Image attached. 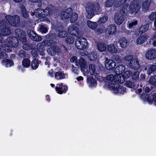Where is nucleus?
<instances>
[{
  "label": "nucleus",
  "instance_id": "nucleus-40",
  "mask_svg": "<svg viewBox=\"0 0 156 156\" xmlns=\"http://www.w3.org/2000/svg\"><path fill=\"white\" fill-rule=\"evenodd\" d=\"M148 83L156 87V76H153L151 77L148 81Z\"/></svg>",
  "mask_w": 156,
  "mask_h": 156
},
{
  "label": "nucleus",
  "instance_id": "nucleus-11",
  "mask_svg": "<svg viewBox=\"0 0 156 156\" xmlns=\"http://www.w3.org/2000/svg\"><path fill=\"white\" fill-rule=\"evenodd\" d=\"M48 53L50 55L54 56L57 53H59L60 49L59 46L56 45L51 46L49 48L47 49Z\"/></svg>",
  "mask_w": 156,
  "mask_h": 156
},
{
  "label": "nucleus",
  "instance_id": "nucleus-58",
  "mask_svg": "<svg viewBox=\"0 0 156 156\" xmlns=\"http://www.w3.org/2000/svg\"><path fill=\"white\" fill-rule=\"evenodd\" d=\"M125 59L126 61L131 62L133 59V56L131 55H127L125 56Z\"/></svg>",
  "mask_w": 156,
  "mask_h": 156
},
{
  "label": "nucleus",
  "instance_id": "nucleus-8",
  "mask_svg": "<svg viewBox=\"0 0 156 156\" xmlns=\"http://www.w3.org/2000/svg\"><path fill=\"white\" fill-rule=\"evenodd\" d=\"M46 37H48L47 40L44 41L46 45L50 46H54L56 44V41H55V34H49L46 35Z\"/></svg>",
  "mask_w": 156,
  "mask_h": 156
},
{
  "label": "nucleus",
  "instance_id": "nucleus-62",
  "mask_svg": "<svg viewBox=\"0 0 156 156\" xmlns=\"http://www.w3.org/2000/svg\"><path fill=\"white\" fill-rule=\"evenodd\" d=\"M6 53L5 52H0V59L1 58H3L5 57V55Z\"/></svg>",
  "mask_w": 156,
  "mask_h": 156
},
{
  "label": "nucleus",
  "instance_id": "nucleus-18",
  "mask_svg": "<svg viewBox=\"0 0 156 156\" xmlns=\"http://www.w3.org/2000/svg\"><path fill=\"white\" fill-rule=\"evenodd\" d=\"M129 65L131 68L134 70H137L140 68V65L139 62L136 59H133L129 62Z\"/></svg>",
  "mask_w": 156,
  "mask_h": 156
},
{
  "label": "nucleus",
  "instance_id": "nucleus-45",
  "mask_svg": "<svg viewBox=\"0 0 156 156\" xmlns=\"http://www.w3.org/2000/svg\"><path fill=\"white\" fill-rule=\"evenodd\" d=\"M60 51L59 53H66L68 51V49L64 45L62 44L60 47L59 46Z\"/></svg>",
  "mask_w": 156,
  "mask_h": 156
},
{
  "label": "nucleus",
  "instance_id": "nucleus-50",
  "mask_svg": "<svg viewBox=\"0 0 156 156\" xmlns=\"http://www.w3.org/2000/svg\"><path fill=\"white\" fill-rule=\"evenodd\" d=\"M137 24V20H135L129 24L128 27L130 29L134 28Z\"/></svg>",
  "mask_w": 156,
  "mask_h": 156
},
{
  "label": "nucleus",
  "instance_id": "nucleus-12",
  "mask_svg": "<svg viewBox=\"0 0 156 156\" xmlns=\"http://www.w3.org/2000/svg\"><path fill=\"white\" fill-rule=\"evenodd\" d=\"M116 26L115 24H110L108 26L105 30V33L108 36L114 34L116 32Z\"/></svg>",
  "mask_w": 156,
  "mask_h": 156
},
{
  "label": "nucleus",
  "instance_id": "nucleus-25",
  "mask_svg": "<svg viewBox=\"0 0 156 156\" xmlns=\"http://www.w3.org/2000/svg\"><path fill=\"white\" fill-rule=\"evenodd\" d=\"M38 60V59L36 58L33 59L32 60L31 62V66L32 69L35 70L38 67L39 65Z\"/></svg>",
  "mask_w": 156,
  "mask_h": 156
},
{
  "label": "nucleus",
  "instance_id": "nucleus-31",
  "mask_svg": "<svg viewBox=\"0 0 156 156\" xmlns=\"http://www.w3.org/2000/svg\"><path fill=\"white\" fill-rule=\"evenodd\" d=\"M55 78L57 80H62L65 78L64 73L61 71L56 72L55 74Z\"/></svg>",
  "mask_w": 156,
  "mask_h": 156
},
{
  "label": "nucleus",
  "instance_id": "nucleus-22",
  "mask_svg": "<svg viewBox=\"0 0 156 156\" xmlns=\"http://www.w3.org/2000/svg\"><path fill=\"white\" fill-rule=\"evenodd\" d=\"M97 47L98 50L101 52L105 51L106 49V45L105 43L98 42Z\"/></svg>",
  "mask_w": 156,
  "mask_h": 156
},
{
  "label": "nucleus",
  "instance_id": "nucleus-64",
  "mask_svg": "<svg viewBox=\"0 0 156 156\" xmlns=\"http://www.w3.org/2000/svg\"><path fill=\"white\" fill-rule=\"evenodd\" d=\"M152 100L154 102H156V93H154L152 95Z\"/></svg>",
  "mask_w": 156,
  "mask_h": 156
},
{
  "label": "nucleus",
  "instance_id": "nucleus-10",
  "mask_svg": "<svg viewBox=\"0 0 156 156\" xmlns=\"http://www.w3.org/2000/svg\"><path fill=\"white\" fill-rule=\"evenodd\" d=\"M27 34L30 38L34 41H39L41 40V37L32 30H28Z\"/></svg>",
  "mask_w": 156,
  "mask_h": 156
},
{
  "label": "nucleus",
  "instance_id": "nucleus-48",
  "mask_svg": "<svg viewBox=\"0 0 156 156\" xmlns=\"http://www.w3.org/2000/svg\"><path fill=\"white\" fill-rule=\"evenodd\" d=\"M115 0H107L105 4L106 7H111L113 5Z\"/></svg>",
  "mask_w": 156,
  "mask_h": 156
},
{
  "label": "nucleus",
  "instance_id": "nucleus-17",
  "mask_svg": "<svg viewBox=\"0 0 156 156\" xmlns=\"http://www.w3.org/2000/svg\"><path fill=\"white\" fill-rule=\"evenodd\" d=\"M149 37L147 34L140 35L138 37L136 40V43L138 44H142L146 41Z\"/></svg>",
  "mask_w": 156,
  "mask_h": 156
},
{
  "label": "nucleus",
  "instance_id": "nucleus-38",
  "mask_svg": "<svg viewBox=\"0 0 156 156\" xmlns=\"http://www.w3.org/2000/svg\"><path fill=\"white\" fill-rule=\"evenodd\" d=\"M75 40V38L73 37L69 36L66 38L65 41L68 44H71L73 43Z\"/></svg>",
  "mask_w": 156,
  "mask_h": 156
},
{
  "label": "nucleus",
  "instance_id": "nucleus-41",
  "mask_svg": "<svg viewBox=\"0 0 156 156\" xmlns=\"http://www.w3.org/2000/svg\"><path fill=\"white\" fill-rule=\"evenodd\" d=\"M70 13H68L66 11L62 12L61 15V17L63 20H66L71 17Z\"/></svg>",
  "mask_w": 156,
  "mask_h": 156
},
{
  "label": "nucleus",
  "instance_id": "nucleus-63",
  "mask_svg": "<svg viewBox=\"0 0 156 156\" xmlns=\"http://www.w3.org/2000/svg\"><path fill=\"white\" fill-rule=\"evenodd\" d=\"M102 30L101 28H99L97 30L96 33L98 34H102Z\"/></svg>",
  "mask_w": 156,
  "mask_h": 156
},
{
  "label": "nucleus",
  "instance_id": "nucleus-42",
  "mask_svg": "<svg viewBox=\"0 0 156 156\" xmlns=\"http://www.w3.org/2000/svg\"><path fill=\"white\" fill-rule=\"evenodd\" d=\"M42 11L44 15V17L48 15H51L52 14L51 11L50 10L49 8L48 7H47L45 9H42Z\"/></svg>",
  "mask_w": 156,
  "mask_h": 156
},
{
  "label": "nucleus",
  "instance_id": "nucleus-9",
  "mask_svg": "<svg viewBox=\"0 0 156 156\" xmlns=\"http://www.w3.org/2000/svg\"><path fill=\"white\" fill-rule=\"evenodd\" d=\"M105 64L106 68L109 70L113 69L115 67L116 64L113 60L108 59L106 58L105 61Z\"/></svg>",
  "mask_w": 156,
  "mask_h": 156
},
{
  "label": "nucleus",
  "instance_id": "nucleus-14",
  "mask_svg": "<svg viewBox=\"0 0 156 156\" xmlns=\"http://www.w3.org/2000/svg\"><path fill=\"white\" fill-rule=\"evenodd\" d=\"M149 66H150L148 70L147 67H144L143 70L144 72H146V74L148 76H149L152 73L156 71V65L155 63L149 65Z\"/></svg>",
  "mask_w": 156,
  "mask_h": 156
},
{
  "label": "nucleus",
  "instance_id": "nucleus-2",
  "mask_svg": "<svg viewBox=\"0 0 156 156\" xmlns=\"http://www.w3.org/2000/svg\"><path fill=\"white\" fill-rule=\"evenodd\" d=\"M16 37H9L6 39V46L8 48L16 47L19 45V41L24 42L26 40V33L21 29L16 28L15 30Z\"/></svg>",
  "mask_w": 156,
  "mask_h": 156
},
{
  "label": "nucleus",
  "instance_id": "nucleus-28",
  "mask_svg": "<svg viewBox=\"0 0 156 156\" xmlns=\"http://www.w3.org/2000/svg\"><path fill=\"white\" fill-rule=\"evenodd\" d=\"M120 46L122 48L126 47L127 45L128 41L125 37L120 38L119 41Z\"/></svg>",
  "mask_w": 156,
  "mask_h": 156
},
{
  "label": "nucleus",
  "instance_id": "nucleus-49",
  "mask_svg": "<svg viewBox=\"0 0 156 156\" xmlns=\"http://www.w3.org/2000/svg\"><path fill=\"white\" fill-rule=\"evenodd\" d=\"M125 83L126 87H128L133 88L135 86L134 83L130 81H126Z\"/></svg>",
  "mask_w": 156,
  "mask_h": 156
},
{
  "label": "nucleus",
  "instance_id": "nucleus-44",
  "mask_svg": "<svg viewBox=\"0 0 156 156\" xmlns=\"http://www.w3.org/2000/svg\"><path fill=\"white\" fill-rule=\"evenodd\" d=\"M95 64H90L89 65V72L91 75H93L95 71Z\"/></svg>",
  "mask_w": 156,
  "mask_h": 156
},
{
  "label": "nucleus",
  "instance_id": "nucleus-6",
  "mask_svg": "<svg viewBox=\"0 0 156 156\" xmlns=\"http://www.w3.org/2000/svg\"><path fill=\"white\" fill-rule=\"evenodd\" d=\"M87 44V39L82 37H79L75 42V46L77 49L79 50H83L86 48Z\"/></svg>",
  "mask_w": 156,
  "mask_h": 156
},
{
  "label": "nucleus",
  "instance_id": "nucleus-37",
  "mask_svg": "<svg viewBox=\"0 0 156 156\" xmlns=\"http://www.w3.org/2000/svg\"><path fill=\"white\" fill-rule=\"evenodd\" d=\"M68 33L65 30H59L57 34L58 36L60 38H63L67 37Z\"/></svg>",
  "mask_w": 156,
  "mask_h": 156
},
{
  "label": "nucleus",
  "instance_id": "nucleus-32",
  "mask_svg": "<svg viewBox=\"0 0 156 156\" xmlns=\"http://www.w3.org/2000/svg\"><path fill=\"white\" fill-rule=\"evenodd\" d=\"M126 1V0H116L114 2V6L115 8L119 7L121 5H124Z\"/></svg>",
  "mask_w": 156,
  "mask_h": 156
},
{
  "label": "nucleus",
  "instance_id": "nucleus-33",
  "mask_svg": "<svg viewBox=\"0 0 156 156\" xmlns=\"http://www.w3.org/2000/svg\"><path fill=\"white\" fill-rule=\"evenodd\" d=\"M88 27L92 29H95L97 26V24L96 22H92L90 20H88L87 22Z\"/></svg>",
  "mask_w": 156,
  "mask_h": 156
},
{
  "label": "nucleus",
  "instance_id": "nucleus-60",
  "mask_svg": "<svg viewBox=\"0 0 156 156\" xmlns=\"http://www.w3.org/2000/svg\"><path fill=\"white\" fill-rule=\"evenodd\" d=\"M77 58L76 56H73L72 57H71L70 58V61L71 62H75L76 63L77 62Z\"/></svg>",
  "mask_w": 156,
  "mask_h": 156
},
{
  "label": "nucleus",
  "instance_id": "nucleus-54",
  "mask_svg": "<svg viewBox=\"0 0 156 156\" xmlns=\"http://www.w3.org/2000/svg\"><path fill=\"white\" fill-rule=\"evenodd\" d=\"M7 23L4 20H2L0 22V28L1 29L7 27Z\"/></svg>",
  "mask_w": 156,
  "mask_h": 156
},
{
  "label": "nucleus",
  "instance_id": "nucleus-23",
  "mask_svg": "<svg viewBox=\"0 0 156 156\" xmlns=\"http://www.w3.org/2000/svg\"><path fill=\"white\" fill-rule=\"evenodd\" d=\"M151 3V0H145L142 4V9L144 11H147L149 8Z\"/></svg>",
  "mask_w": 156,
  "mask_h": 156
},
{
  "label": "nucleus",
  "instance_id": "nucleus-24",
  "mask_svg": "<svg viewBox=\"0 0 156 156\" xmlns=\"http://www.w3.org/2000/svg\"><path fill=\"white\" fill-rule=\"evenodd\" d=\"M2 62L7 67H10L14 65L13 61L9 59H4L3 60H2Z\"/></svg>",
  "mask_w": 156,
  "mask_h": 156
},
{
  "label": "nucleus",
  "instance_id": "nucleus-3",
  "mask_svg": "<svg viewBox=\"0 0 156 156\" xmlns=\"http://www.w3.org/2000/svg\"><path fill=\"white\" fill-rule=\"evenodd\" d=\"M100 8V5L98 3H88L86 9L87 18L90 19L94 16L95 14H98Z\"/></svg>",
  "mask_w": 156,
  "mask_h": 156
},
{
  "label": "nucleus",
  "instance_id": "nucleus-5",
  "mask_svg": "<svg viewBox=\"0 0 156 156\" xmlns=\"http://www.w3.org/2000/svg\"><path fill=\"white\" fill-rule=\"evenodd\" d=\"M68 32L70 34L76 37L80 34L79 24L75 22L69 27Z\"/></svg>",
  "mask_w": 156,
  "mask_h": 156
},
{
  "label": "nucleus",
  "instance_id": "nucleus-30",
  "mask_svg": "<svg viewBox=\"0 0 156 156\" xmlns=\"http://www.w3.org/2000/svg\"><path fill=\"white\" fill-rule=\"evenodd\" d=\"M1 31L3 36H7L11 34V30L10 29L7 27L3 28L1 29Z\"/></svg>",
  "mask_w": 156,
  "mask_h": 156
},
{
  "label": "nucleus",
  "instance_id": "nucleus-29",
  "mask_svg": "<svg viewBox=\"0 0 156 156\" xmlns=\"http://www.w3.org/2000/svg\"><path fill=\"white\" fill-rule=\"evenodd\" d=\"M97 58V53L96 52H92L89 53L88 55V58L90 61H94Z\"/></svg>",
  "mask_w": 156,
  "mask_h": 156
},
{
  "label": "nucleus",
  "instance_id": "nucleus-15",
  "mask_svg": "<svg viewBox=\"0 0 156 156\" xmlns=\"http://www.w3.org/2000/svg\"><path fill=\"white\" fill-rule=\"evenodd\" d=\"M46 45V43L44 41L37 44V50L40 55L43 56L44 55V51L45 49Z\"/></svg>",
  "mask_w": 156,
  "mask_h": 156
},
{
  "label": "nucleus",
  "instance_id": "nucleus-13",
  "mask_svg": "<svg viewBox=\"0 0 156 156\" xmlns=\"http://www.w3.org/2000/svg\"><path fill=\"white\" fill-rule=\"evenodd\" d=\"M145 56L148 60L154 59L156 58V50L152 49L147 50Z\"/></svg>",
  "mask_w": 156,
  "mask_h": 156
},
{
  "label": "nucleus",
  "instance_id": "nucleus-34",
  "mask_svg": "<svg viewBox=\"0 0 156 156\" xmlns=\"http://www.w3.org/2000/svg\"><path fill=\"white\" fill-rule=\"evenodd\" d=\"M22 64L23 67L28 68L30 65V61L28 58H24L23 60Z\"/></svg>",
  "mask_w": 156,
  "mask_h": 156
},
{
  "label": "nucleus",
  "instance_id": "nucleus-36",
  "mask_svg": "<svg viewBox=\"0 0 156 156\" xmlns=\"http://www.w3.org/2000/svg\"><path fill=\"white\" fill-rule=\"evenodd\" d=\"M79 64L81 69H84L85 68L86 62L83 58H81L79 61Z\"/></svg>",
  "mask_w": 156,
  "mask_h": 156
},
{
  "label": "nucleus",
  "instance_id": "nucleus-52",
  "mask_svg": "<svg viewBox=\"0 0 156 156\" xmlns=\"http://www.w3.org/2000/svg\"><path fill=\"white\" fill-rule=\"evenodd\" d=\"M70 18H71L70 22L71 23H73L77 20L78 18V14L75 13L74 16L72 15Z\"/></svg>",
  "mask_w": 156,
  "mask_h": 156
},
{
  "label": "nucleus",
  "instance_id": "nucleus-27",
  "mask_svg": "<svg viewBox=\"0 0 156 156\" xmlns=\"http://www.w3.org/2000/svg\"><path fill=\"white\" fill-rule=\"evenodd\" d=\"M107 48L108 50L111 53H115L118 51L117 48H115L114 44H111L108 45Z\"/></svg>",
  "mask_w": 156,
  "mask_h": 156
},
{
  "label": "nucleus",
  "instance_id": "nucleus-47",
  "mask_svg": "<svg viewBox=\"0 0 156 156\" xmlns=\"http://www.w3.org/2000/svg\"><path fill=\"white\" fill-rule=\"evenodd\" d=\"M127 11V8H126V6H125L124 8H123L120 10L119 13H118L120 14V15L122 16H123L124 18V17H125L126 16V12Z\"/></svg>",
  "mask_w": 156,
  "mask_h": 156
},
{
  "label": "nucleus",
  "instance_id": "nucleus-56",
  "mask_svg": "<svg viewBox=\"0 0 156 156\" xmlns=\"http://www.w3.org/2000/svg\"><path fill=\"white\" fill-rule=\"evenodd\" d=\"M113 59L117 63H120L122 62L121 57L119 55L115 56Z\"/></svg>",
  "mask_w": 156,
  "mask_h": 156
},
{
  "label": "nucleus",
  "instance_id": "nucleus-19",
  "mask_svg": "<svg viewBox=\"0 0 156 156\" xmlns=\"http://www.w3.org/2000/svg\"><path fill=\"white\" fill-rule=\"evenodd\" d=\"M151 22L143 24L138 29V32L140 34H142L147 31L149 29V24Z\"/></svg>",
  "mask_w": 156,
  "mask_h": 156
},
{
  "label": "nucleus",
  "instance_id": "nucleus-61",
  "mask_svg": "<svg viewBox=\"0 0 156 156\" xmlns=\"http://www.w3.org/2000/svg\"><path fill=\"white\" fill-rule=\"evenodd\" d=\"M12 16H11L10 15H8L5 16V19L7 21L10 23V21H11L12 18Z\"/></svg>",
  "mask_w": 156,
  "mask_h": 156
},
{
  "label": "nucleus",
  "instance_id": "nucleus-21",
  "mask_svg": "<svg viewBox=\"0 0 156 156\" xmlns=\"http://www.w3.org/2000/svg\"><path fill=\"white\" fill-rule=\"evenodd\" d=\"M87 82L89 87H95L97 85L96 81L92 76L88 77L87 79Z\"/></svg>",
  "mask_w": 156,
  "mask_h": 156
},
{
  "label": "nucleus",
  "instance_id": "nucleus-39",
  "mask_svg": "<svg viewBox=\"0 0 156 156\" xmlns=\"http://www.w3.org/2000/svg\"><path fill=\"white\" fill-rule=\"evenodd\" d=\"M36 12V17H44V15L42 11V9L40 8H38L35 9Z\"/></svg>",
  "mask_w": 156,
  "mask_h": 156
},
{
  "label": "nucleus",
  "instance_id": "nucleus-7",
  "mask_svg": "<svg viewBox=\"0 0 156 156\" xmlns=\"http://www.w3.org/2000/svg\"><path fill=\"white\" fill-rule=\"evenodd\" d=\"M56 92L60 94L66 93L68 90V86L66 85H64L63 83H60L57 84L55 87Z\"/></svg>",
  "mask_w": 156,
  "mask_h": 156
},
{
  "label": "nucleus",
  "instance_id": "nucleus-51",
  "mask_svg": "<svg viewBox=\"0 0 156 156\" xmlns=\"http://www.w3.org/2000/svg\"><path fill=\"white\" fill-rule=\"evenodd\" d=\"M108 17L107 16H105L101 18H100L98 22L99 23H104L108 20Z\"/></svg>",
  "mask_w": 156,
  "mask_h": 156
},
{
  "label": "nucleus",
  "instance_id": "nucleus-1",
  "mask_svg": "<svg viewBox=\"0 0 156 156\" xmlns=\"http://www.w3.org/2000/svg\"><path fill=\"white\" fill-rule=\"evenodd\" d=\"M125 65H120L118 66L115 69V73L118 75L114 76L112 74L108 75L106 77V80L108 81V86L109 89L113 90L116 94H123L126 92V89L123 86H121L120 83H123V80H121V76L125 70Z\"/></svg>",
  "mask_w": 156,
  "mask_h": 156
},
{
  "label": "nucleus",
  "instance_id": "nucleus-53",
  "mask_svg": "<svg viewBox=\"0 0 156 156\" xmlns=\"http://www.w3.org/2000/svg\"><path fill=\"white\" fill-rule=\"evenodd\" d=\"M149 19L152 21L156 19V12H152L149 16Z\"/></svg>",
  "mask_w": 156,
  "mask_h": 156
},
{
  "label": "nucleus",
  "instance_id": "nucleus-55",
  "mask_svg": "<svg viewBox=\"0 0 156 156\" xmlns=\"http://www.w3.org/2000/svg\"><path fill=\"white\" fill-rule=\"evenodd\" d=\"M40 30L43 33L45 34L48 31L47 28L43 25H41L40 27Z\"/></svg>",
  "mask_w": 156,
  "mask_h": 156
},
{
  "label": "nucleus",
  "instance_id": "nucleus-16",
  "mask_svg": "<svg viewBox=\"0 0 156 156\" xmlns=\"http://www.w3.org/2000/svg\"><path fill=\"white\" fill-rule=\"evenodd\" d=\"M12 18L10 21V24L12 26L16 27L18 26L20 21L19 16L17 15L12 16Z\"/></svg>",
  "mask_w": 156,
  "mask_h": 156
},
{
  "label": "nucleus",
  "instance_id": "nucleus-4",
  "mask_svg": "<svg viewBox=\"0 0 156 156\" xmlns=\"http://www.w3.org/2000/svg\"><path fill=\"white\" fill-rule=\"evenodd\" d=\"M142 0H133L131 1L129 6V11L131 14L137 13L139 10Z\"/></svg>",
  "mask_w": 156,
  "mask_h": 156
},
{
  "label": "nucleus",
  "instance_id": "nucleus-57",
  "mask_svg": "<svg viewBox=\"0 0 156 156\" xmlns=\"http://www.w3.org/2000/svg\"><path fill=\"white\" fill-rule=\"evenodd\" d=\"M19 55L21 57H24L26 56V52L23 50H20L19 52Z\"/></svg>",
  "mask_w": 156,
  "mask_h": 156
},
{
  "label": "nucleus",
  "instance_id": "nucleus-46",
  "mask_svg": "<svg viewBox=\"0 0 156 156\" xmlns=\"http://www.w3.org/2000/svg\"><path fill=\"white\" fill-rule=\"evenodd\" d=\"M139 73L138 72H133L132 74V77L133 80H136L139 78Z\"/></svg>",
  "mask_w": 156,
  "mask_h": 156
},
{
  "label": "nucleus",
  "instance_id": "nucleus-20",
  "mask_svg": "<svg viewBox=\"0 0 156 156\" xmlns=\"http://www.w3.org/2000/svg\"><path fill=\"white\" fill-rule=\"evenodd\" d=\"M114 19L116 23L118 25H121L124 20L123 17L118 13H115V14Z\"/></svg>",
  "mask_w": 156,
  "mask_h": 156
},
{
  "label": "nucleus",
  "instance_id": "nucleus-26",
  "mask_svg": "<svg viewBox=\"0 0 156 156\" xmlns=\"http://www.w3.org/2000/svg\"><path fill=\"white\" fill-rule=\"evenodd\" d=\"M20 11L22 16L24 18H28L29 15L27 12L25 7L23 5L20 8Z\"/></svg>",
  "mask_w": 156,
  "mask_h": 156
},
{
  "label": "nucleus",
  "instance_id": "nucleus-59",
  "mask_svg": "<svg viewBox=\"0 0 156 156\" xmlns=\"http://www.w3.org/2000/svg\"><path fill=\"white\" fill-rule=\"evenodd\" d=\"M149 94H143L141 95V97L143 100H147L149 97Z\"/></svg>",
  "mask_w": 156,
  "mask_h": 156
},
{
  "label": "nucleus",
  "instance_id": "nucleus-43",
  "mask_svg": "<svg viewBox=\"0 0 156 156\" xmlns=\"http://www.w3.org/2000/svg\"><path fill=\"white\" fill-rule=\"evenodd\" d=\"M132 72L131 71L127 70L125 72H124L123 76L122 75V77H121V78L123 79L122 80H123V81L124 80V78L126 79H127L131 75H132Z\"/></svg>",
  "mask_w": 156,
  "mask_h": 156
},
{
  "label": "nucleus",
  "instance_id": "nucleus-35",
  "mask_svg": "<svg viewBox=\"0 0 156 156\" xmlns=\"http://www.w3.org/2000/svg\"><path fill=\"white\" fill-rule=\"evenodd\" d=\"M22 42L23 44V48L27 50H30L31 49V44L27 41V39L25 42L24 41Z\"/></svg>",
  "mask_w": 156,
  "mask_h": 156
}]
</instances>
